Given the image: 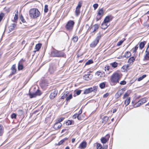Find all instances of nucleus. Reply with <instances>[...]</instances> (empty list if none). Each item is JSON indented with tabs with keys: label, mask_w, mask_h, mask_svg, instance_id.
<instances>
[{
	"label": "nucleus",
	"mask_w": 149,
	"mask_h": 149,
	"mask_svg": "<svg viewBox=\"0 0 149 149\" xmlns=\"http://www.w3.org/2000/svg\"><path fill=\"white\" fill-rule=\"evenodd\" d=\"M17 115L15 113H13L11 115V118H16Z\"/></svg>",
	"instance_id": "50"
},
{
	"label": "nucleus",
	"mask_w": 149,
	"mask_h": 149,
	"mask_svg": "<svg viewBox=\"0 0 149 149\" xmlns=\"http://www.w3.org/2000/svg\"><path fill=\"white\" fill-rule=\"evenodd\" d=\"M29 95L30 96V98H32L33 97H35L37 95L36 93H29Z\"/></svg>",
	"instance_id": "32"
},
{
	"label": "nucleus",
	"mask_w": 149,
	"mask_h": 149,
	"mask_svg": "<svg viewBox=\"0 0 149 149\" xmlns=\"http://www.w3.org/2000/svg\"><path fill=\"white\" fill-rule=\"evenodd\" d=\"M146 77V74H144L143 75V76L139 78L138 79V81H140L142 80L143 78H145Z\"/></svg>",
	"instance_id": "40"
},
{
	"label": "nucleus",
	"mask_w": 149,
	"mask_h": 149,
	"mask_svg": "<svg viewBox=\"0 0 149 149\" xmlns=\"http://www.w3.org/2000/svg\"><path fill=\"white\" fill-rule=\"evenodd\" d=\"M75 141V139L74 138H72V143H74Z\"/></svg>",
	"instance_id": "63"
},
{
	"label": "nucleus",
	"mask_w": 149,
	"mask_h": 149,
	"mask_svg": "<svg viewBox=\"0 0 149 149\" xmlns=\"http://www.w3.org/2000/svg\"><path fill=\"white\" fill-rule=\"evenodd\" d=\"M42 45L41 44L39 43L38 44H37L35 47V50L34 52H36L39 50L41 48V47Z\"/></svg>",
	"instance_id": "20"
},
{
	"label": "nucleus",
	"mask_w": 149,
	"mask_h": 149,
	"mask_svg": "<svg viewBox=\"0 0 149 149\" xmlns=\"http://www.w3.org/2000/svg\"><path fill=\"white\" fill-rule=\"evenodd\" d=\"M123 91L122 90H120L117 92L115 95L116 98H119L123 93Z\"/></svg>",
	"instance_id": "16"
},
{
	"label": "nucleus",
	"mask_w": 149,
	"mask_h": 149,
	"mask_svg": "<svg viewBox=\"0 0 149 149\" xmlns=\"http://www.w3.org/2000/svg\"><path fill=\"white\" fill-rule=\"evenodd\" d=\"M82 113V111L81 110H80L79 111V113L78 114H79L80 115V114Z\"/></svg>",
	"instance_id": "64"
},
{
	"label": "nucleus",
	"mask_w": 149,
	"mask_h": 149,
	"mask_svg": "<svg viewBox=\"0 0 149 149\" xmlns=\"http://www.w3.org/2000/svg\"><path fill=\"white\" fill-rule=\"evenodd\" d=\"M129 95V94L127 93H125L124 95L123 96V99H124L125 98L127 97Z\"/></svg>",
	"instance_id": "53"
},
{
	"label": "nucleus",
	"mask_w": 149,
	"mask_h": 149,
	"mask_svg": "<svg viewBox=\"0 0 149 149\" xmlns=\"http://www.w3.org/2000/svg\"><path fill=\"white\" fill-rule=\"evenodd\" d=\"M105 86V84L104 83H102L100 85V87L101 88H103Z\"/></svg>",
	"instance_id": "44"
},
{
	"label": "nucleus",
	"mask_w": 149,
	"mask_h": 149,
	"mask_svg": "<svg viewBox=\"0 0 149 149\" xmlns=\"http://www.w3.org/2000/svg\"><path fill=\"white\" fill-rule=\"evenodd\" d=\"M69 93L68 91H66L64 93L63 95L61 97V99H64L65 98H67V96L68 95Z\"/></svg>",
	"instance_id": "26"
},
{
	"label": "nucleus",
	"mask_w": 149,
	"mask_h": 149,
	"mask_svg": "<svg viewBox=\"0 0 149 149\" xmlns=\"http://www.w3.org/2000/svg\"><path fill=\"white\" fill-rule=\"evenodd\" d=\"M138 47L136 46L134 47V52H136L137 49L138 48Z\"/></svg>",
	"instance_id": "61"
},
{
	"label": "nucleus",
	"mask_w": 149,
	"mask_h": 149,
	"mask_svg": "<svg viewBox=\"0 0 149 149\" xmlns=\"http://www.w3.org/2000/svg\"><path fill=\"white\" fill-rule=\"evenodd\" d=\"M106 136L108 137V139H106L104 137H102L101 139V141L102 143H106L107 141L108 140L109 138V136L107 135Z\"/></svg>",
	"instance_id": "21"
},
{
	"label": "nucleus",
	"mask_w": 149,
	"mask_h": 149,
	"mask_svg": "<svg viewBox=\"0 0 149 149\" xmlns=\"http://www.w3.org/2000/svg\"><path fill=\"white\" fill-rule=\"evenodd\" d=\"M142 105L141 103L140 102V101H139L138 102H136V104H134L133 105V106L134 107H139L141 106V105Z\"/></svg>",
	"instance_id": "30"
},
{
	"label": "nucleus",
	"mask_w": 149,
	"mask_h": 149,
	"mask_svg": "<svg viewBox=\"0 0 149 149\" xmlns=\"http://www.w3.org/2000/svg\"><path fill=\"white\" fill-rule=\"evenodd\" d=\"M130 97L127 98L125 101V104L126 106L128 105L130 103Z\"/></svg>",
	"instance_id": "29"
},
{
	"label": "nucleus",
	"mask_w": 149,
	"mask_h": 149,
	"mask_svg": "<svg viewBox=\"0 0 149 149\" xmlns=\"http://www.w3.org/2000/svg\"><path fill=\"white\" fill-rule=\"evenodd\" d=\"M74 24L73 21L70 20L69 21L65 26V28L68 30H70L72 29Z\"/></svg>",
	"instance_id": "6"
},
{
	"label": "nucleus",
	"mask_w": 149,
	"mask_h": 149,
	"mask_svg": "<svg viewBox=\"0 0 149 149\" xmlns=\"http://www.w3.org/2000/svg\"><path fill=\"white\" fill-rule=\"evenodd\" d=\"M146 54L144 56V59L145 60H149V43L146 51Z\"/></svg>",
	"instance_id": "8"
},
{
	"label": "nucleus",
	"mask_w": 149,
	"mask_h": 149,
	"mask_svg": "<svg viewBox=\"0 0 149 149\" xmlns=\"http://www.w3.org/2000/svg\"><path fill=\"white\" fill-rule=\"evenodd\" d=\"M56 70V67L54 65L52 64L50 65L49 69V72L51 74L53 73Z\"/></svg>",
	"instance_id": "10"
},
{
	"label": "nucleus",
	"mask_w": 149,
	"mask_h": 149,
	"mask_svg": "<svg viewBox=\"0 0 149 149\" xmlns=\"http://www.w3.org/2000/svg\"><path fill=\"white\" fill-rule=\"evenodd\" d=\"M112 17L111 15L108 16H106L104 18V22L105 23L109 24V22L111 20Z\"/></svg>",
	"instance_id": "11"
},
{
	"label": "nucleus",
	"mask_w": 149,
	"mask_h": 149,
	"mask_svg": "<svg viewBox=\"0 0 149 149\" xmlns=\"http://www.w3.org/2000/svg\"><path fill=\"white\" fill-rule=\"evenodd\" d=\"M15 13L14 17V19L13 21L14 22H16L17 20L18 19V10H15L14 13Z\"/></svg>",
	"instance_id": "19"
},
{
	"label": "nucleus",
	"mask_w": 149,
	"mask_h": 149,
	"mask_svg": "<svg viewBox=\"0 0 149 149\" xmlns=\"http://www.w3.org/2000/svg\"><path fill=\"white\" fill-rule=\"evenodd\" d=\"M98 4L97 3H95L93 4V6L94 8V9L95 10L98 7Z\"/></svg>",
	"instance_id": "52"
},
{
	"label": "nucleus",
	"mask_w": 149,
	"mask_h": 149,
	"mask_svg": "<svg viewBox=\"0 0 149 149\" xmlns=\"http://www.w3.org/2000/svg\"><path fill=\"white\" fill-rule=\"evenodd\" d=\"M98 28V26L97 24H95L90 29V30L92 32L95 31Z\"/></svg>",
	"instance_id": "18"
},
{
	"label": "nucleus",
	"mask_w": 149,
	"mask_h": 149,
	"mask_svg": "<svg viewBox=\"0 0 149 149\" xmlns=\"http://www.w3.org/2000/svg\"><path fill=\"white\" fill-rule=\"evenodd\" d=\"M109 24L107 23H105L104 22H103L101 25V27L104 29H106L109 25Z\"/></svg>",
	"instance_id": "22"
},
{
	"label": "nucleus",
	"mask_w": 149,
	"mask_h": 149,
	"mask_svg": "<svg viewBox=\"0 0 149 149\" xmlns=\"http://www.w3.org/2000/svg\"><path fill=\"white\" fill-rule=\"evenodd\" d=\"M66 125H70L72 124V122L70 120H68L67 122H66Z\"/></svg>",
	"instance_id": "56"
},
{
	"label": "nucleus",
	"mask_w": 149,
	"mask_h": 149,
	"mask_svg": "<svg viewBox=\"0 0 149 149\" xmlns=\"http://www.w3.org/2000/svg\"><path fill=\"white\" fill-rule=\"evenodd\" d=\"M82 1H79L78 2L77 6L76 7L75 13L76 16H78L80 13V9L82 6Z\"/></svg>",
	"instance_id": "4"
},
{
	"label": "nucleus",
	"mask_w": 149,
	"mask_h": 149,
	"mask_svg": "<svg viewBox=\"0 0 149 149\" xmlns=\"http://www.w3.org/2000/svg\"><path fill=\"white\" fill-rule=\"evenodd\" d=\"M81 92V90L77 91L76 92V93L77 95H79L80 94Z\"/></svg>",
	"instance_id": "59"
},
{
	"label": "nucleus",
	"mask_w": 149,
	"mask_h": 149,
	"mask_svg": "<svg viewBox=\"0 0 149 149\" xmlns=\"http://www.w3.org/2000/svg\"><path fill=\"white\" fill-rule=\"evenodd\" d=\"M58 51L56 50H54L52 51V52L51 55V56L53 57H58Z\"/></svg>",
	"instance_id": "15"
},
{
	"label": "nucleus",
	"mask_w": 149,
	"mask_h": 149,
	"mask_svg": "<svg viewBox=\"0 0 149 149\" xmlns=\"http://www.w3.org/2000/svg\"><path fill=\"white\" fill-rule=\"evenodd\" d=\"M96 147L97 149H104L103 148H102V145L100 143H97Z\"/></svg>",
	"instance_id": "42"
},
{
	"label": "nucleus",
	"mask_w": 149,
	"mask_h": 149,
	"mask_svg": "<svg viewBox=\"0 0 149 149\" xmlns=\"http://www.w3.org/2000/svg\"><path fill=\"white\" fill-rule=\"evenodd\" d=\"M20 19H21V21L23 22H25V19H24V18L23 17V16H21L20 17Z\"/></svg>",
	"instance_id": "58"
},
{
	"label": "nucleus",
	"mask_w": 149,
	"mask_h": 149,
	"mask_svg": "<svg viewBox=\"0 0 149 149\" xmlns=\"http://www.w3.org/2000/svg\"><path fill=\"white\" fill-rule=\"evenodd\" d=\"M126 81H121L120 83V84L121 85H124L126 84Z\"/></svg>",
	"instance_id": "54"
},
{
	"label": "nucleus",
	"mask_w": 149,
	"mask_h": 149,
	"mask_svg": "<svg viewBox=\"0 0 149 149\" xmlns=\"http://www.w3.org/2000/svg\"><path fill=\"white\" fill-rule=\"evenodd\" d=\"M57 91L54 90L50 94L49 97L51 99H53L56 96L57 93Z\"/></svg>",
	"instance_id": "9"
},
{
	"label": "nucleus",
	"mask_w": 149,
	"mask_h": 149,
	"mask_svg": "<svg viewBox=\"0 0 149 149\" xmlns=\"http://www.w3.org/2000/svg\"><path fill=\"white\" fill-rule=\"evenodd\" d=\"M96 89L97 87L96 86L88 88L85 90L84 93V94H88L92 91H95V90H96Z\"/></svg>",
	"instance_id": "7"
},
{
	"label": "nucleus",
	"mask_w": 149,
	"mask_h": 149,
	"mask_svg": "<svg viewBox=\"0 0 149 149\" xmlns=\"http://www.w3.org/2000/svg\"><path fill=\"white\" fill-rule=\"evenodd\" d=\"M68 139L67 138H65L62 140L60 141L58 143V144H56V145H61L63 143L64 141L67 140Z\"/></svg>",
	"instance_id": "28"
},
{
	"label": "nucleus",
	"mask_w": 149,
	"mask_h": 149,
	"mask_svg": "<svg viewBox=\"0 0 149 149\" xmlns=\"http://www.w3.org/2000/svg\"><path fill=\"white\" fill-rule=\"evenodd\" d=\"M93 63V61L92 60H89L86 63V65H88Z\"/></svg>",
	"instance_id": "47"
},
{
	"label": "nucleus",
	"mask_w": 149,
	"mask_h": 149,
	"mask_svg": "<svg viewBox=\"0 0 149 149\" xmlns=\"http://www.w3.org/2000/svg\"><path fill=\"white\" fill-rule=\"evenodd\" d=\"M129 65L128 64L124 65L121 68V70L122 71L125 72L127 71L129 69Z\"/></svg>",
	"instance_id": "17"
},
{
	"label": "nucleus",
	"mask_w": 149,
	"mask_h": 149,
	"mask_svg": "<svg viewBox=\"0 0 149 149\" xmlns=\"http://www.w3.org/2000/svg\"><path fill=\"white\" fill-rule=\"evenodd\" d=\"M72 94H70L68 96V95L67 96V98L66 99V100L67 101H68L72 99Z\"/></svg>",
	"instance_id": "39"
},
{
	"label": "nucleus",
	"mask_w": 149,
	"mask_h": 149,
	"mask_svg": "<svg viewBox=\"0 0 149 149\" xmlns=\"http://www.w3.org/2000/svg\"><path fill=\"white\" fill-rule=\"evenodd\" d=\"M92 77V74H88L84 76L83 78L84 79L87 81H89L91 79Z\"/></svg>",
	"instance_id": "13"
},
{
	"label": "nucleus",
	"mask_w": 149,
	"mask_h": 149,
	"mask_svg": "<svg viewBox=\"0 0 149 149\" xmlns=\"http://www.w3.org/2000/svg\"><path fill=\"white\" fill-rule=\"evenodd\" d=\"M16 25L15 24H11L8 28L9 31L10 32L13 31L16 27Z\"/></svg>",
	"instance_id": "24"
},
{
	"label": "nucleus",
	"mask_w": 149,
	"mask_h": 149,
	"mask_svg": "<svg viewBox=\"0 0 149 149\" xmlns=\"http://www.w3.org/2000/svg\"><path fill=\"white\" fill-rule=\"evenodd\" d=\"M4 16V15L3 13H1L0 14V22L3 19V17Z\"/></svg>",
	"instance_id": "48"
},
{
	"label": "nucleus",
	"mask_w": 149,
	"mask_h": 149,
	"mask_svg": "<svg viewBox=\"0 0 149 149\" xmlns=\"http://www.w3.org/2000/svg\"><path fill=\"white\" fill-rule=\"evenodd\" d=\"M108 95H109V93H107L104 95L103 96V97L104 98L108 96Z\"/></svg>",
	"instance_id": "62"
},
{
	"label": "nucleus",
	"mask_w": 149,
	"mask_h": 149,
	"mask_svg": "<svg viewBox=\"0 0 149 149\" xmlns=\"http://www.w3.org/2000/svg\"><path fill=\"white\" fill-rule=\"evenodd\" d=\"M3 128L2 125H0V136L2 135L3 133Z\"/></svg>",
	"instance_id": "34"
},
{
	"label": "nucleus",
	"mask_w": 149,
	"mask_h": 149,
	"mask_svg": "<svg viewBox=\"0 0 149 149\" xmlns=\"http://www.w3.org/2000/svg\"><path fill=\"white\" fill-rule=\"evenodd\" d=\"M123 41L124 40H121L119 41L117 43V45L118 46L120 45H122Z\"/></svg>",
	"instance_id": "51"
},
{
	"label": "nucleus",
	"mask_w": 149,
	"mask_h": 149,
	"mask_svg": "<svg viewBox=\"0 0 149 149\" xmlns=\"http://www.w3.org/2000/svg\"><path fill=\"white\" fill-rule=\"evenodd\" d=\"M29 14L31 18L34 19L39 17L40 14L37 9L33 8L29 10Z\"/></svg>",
	"instance_id": "1"
},
{
	"label": "nucleus",
	"mask_w": 149,
	"mask_h": 149,
	"mask_svg": "<svg viewBox=\"0 0 149 149\" xmlns=\"http://www.w3.org/2000/svg\"><path fill=\"white\" fill-rule=\"evenodd\" d=\"M135 59L133 57H132L130 58L128 61V63H131L134 61Z\"/></svg>",
	"instance_id": "36"
},
{
	"label": "nucleus",
	"mask_w": 149,
	"mask_h": 149,
	"mask_svg": "<svg viewBox=\"0 0 149 149\" xmlns=\"http://www.w3.org/2000/svg\"><path fill=\"white\" fill-rule=\"evenodd\" d=\"M95 74L97 75L99 77H101L102 75V73L101 72L98 71L96 72Z\"/></svg>",
	"instance_id": "37"
},
{
	"label": "nucleus",
	"mask_w": 149,
	"mask_h": 149,
	"mask_svg": "<svg viewBox=\"0 0 149 149\" xmlns=\"http://www.w3.org/2000/svg\"><path fill=\"white\" fill-rule=\"evenodd\" d=\"M37 95H40L41 94V92L40 90H37L36 91V92Z\"/></svg>",
	"instance_id": "49"
},
{
	"label": "nucleus",
	"mask_w": 149,
	"mask_h": 149,
	"mask_svg": "<svg viewBox=\"0 0 149 149\" xmlns=\"http://www.w3.org/2000/svg\"><path fill=\"white\" fill-rule=\"evenodd\" d=\"M121 77V74L118 73H113L111 76V81L114 83H118Z\"/></svg>",
	"instance_id": "2"
},
{
	"label": "nucleus",
	"mask_w": 149,
	"mask_h": 149,
	"mask_svg": "<svg viewBox=\"0 0 149 149\" xmlns=\"http://www.w3.org/2000/svg\"><path fill=\"white\" fill-rule=\"evenodd\" d=\"M58 57H64L65 55L64 53L61 51H58Z\"/></svg>",
	"instance_id": "27"
},
{
	"label": "nucleus",
	"mask_w": 149,
	"mask_h": 149,
	"mask_svg": "<svg viewBox=\"0 0 149 149\" xmlns=\"http://www.w3.org/2000/svg\"><path fill=\"white\" fill-rule=\"evenodd\" d=\"M104 11L102 8L99 10L96 17L97 21H98L101 19L102 17L104 15Z\"/></svg>",
	"instance_id": "5"
},
{
	"label": "nucleus",
	"mask_w": 149,
	"mask_h": 149,
	"mask_svg": "<svg viewBox=\"0 0 149 149\" xmlns=\"http://www.w3.org/2000/svg\"><path fill=\"white\" fill-rule=\"evenodd\" d=\"M24 61L22 59L21 61L19 62L18 65V69L19 70H22L23 68V66L22 64V62H23Z\"/></svg>",
	"instance_id": "14"
},
{
	"label": "nucleus",
	"mask_w": 149,
	"mask_h": 149,
	"mask_svg": "<svg viewBox=\"0 0 149 149\" xmlns=\"http://www.w3.org/2000/svg\"><path fill=\"white\" fill-rule=\"evenodd\" d=\"M64 119V118L63 117H61L58 120L57 122H58L60 123L61 122H62L63 120Z\"/></svg>",
	"instance_id": "55"
},
{
	"label": "nucleus",
	"mask_w": 149,
	"mask_h": 149,
	"mask_svg": "<svg viewBox=\"0 0 149 149\" xmlns=\"http://www.w3.org/2000/svg\"><path fill=\"white\" fill-rule=\"evenodd\" d=\"M17 112L19 116H21L23 114V112L21 110H18L17 111Z\"/></svg>",
	"instance_id": "46"
},
{
	"label": "nucleus",
	"mask_w": 149,
	"mask_h": 149,
	"mask_svg": "<svg viewBox=\"0 0 149 149\" xmlns=\"http://www.w3.org/2000/svg\"><path fill=\"white\" fill-rule=\"evenodd\" d=\"M78 114L76 113L73 116L72 118L73 119H75L77 117V118Z\"/></svg>",
	"instance_id": "57"
},
{
	"label": "nucleus",
	"mask_w": 149,
	"mask_h": 149,
	"mask_svg": "<svg viewBox=\"0 0 149 149\" xmlns=\"http://www.w3.org/2000/svg\"><path fill=\"white\" fill-rule=\"evenodd\" d=\"M111 64L112 65L113 67L115 68L118 65V63L116 62H114L113 63H111Z\"/></svg>",
	"instance_id": "41"
},
{
	"label": "nucleus",
	"mask_w": 149,
	"mask_h": 149,
	"mask_svg": "<svg viewBox=\"0 0 149 149\" xmlns=\"http://www.w3.org/2000/svg\"><path fill=\"white\" fill-rule=\"evenodd\" d=\"M86 146V143L85 141L82 142L79 145V148H84Z\"/></svg>",
	"instance_id": "23"
},
{
	"label": "nucleus",
	"mask_w": 149,
	"mask_h": 149,
	"mask_svg": "<svg viewBox=\"0 0 149 149\" xmlns=\"http://www.w3.org/2000/svg\"><path fill=\"white\" fill-rule=\"evenodd\" d=\"M78 39V38L77 36H75L72 38V40L74 42H75L77 41Z\"/></svg>",
	"instance_id": "43"
},
{
	"label": "nucleus",
	"mask_w": 149,
	"mask_h": 149,
	"mask_svg": "<svg viewBox=\"0 0 149 149\" xmlns=\"http://www.w3.org/2000/svg\"><path fill=\"white\" fill-rule=\"evenodd\" d=\"M61 126L62 125L61 123L57 122L56 123L54 124V127L55 130H57L58 129L60 128Z\"/></svg>",
	"instance_id": "12"
},
{
	"label": "nucleus",
	"mask_w": 149,
	"mask_h": 149,
	"mask_svg": "<svg viewBox=\"0 0 149 149\" xmlns=\"http://www.w3.org/2000/svg\"><path fill=\"white\" fill-rule=\"evenodd\" d=\"M109 118L107 116H104L103 118V123H105L108 120Z\"/></svg>",
	"instance_id": "38"
},
{
	"label": "nucleus",
	"mask_w": 149,
	"mask_h": 149,
	"mask_svg": "<svg viewBox=\"0 0 149 149\" xmlns=\"http://www.w3.org/2000/svg\"><path fill=\"white\" fill-rule=\"evenodd\" d=\"M131 55V54L130 52L127 51L125 53L124 56L126 58H128Z\"/></svg>",
	"instance_id": "31"
},
{
	"label": "nucleus",
	"mask_w": 149,
	"mask_h": 149,
	"mask_svg": "<svg viewBox=\"0 0 149 149\" xmlns=\"http://www.w3.org/2000/svg\"><path fill=\"white\" fill-rule=\"evenodd\" d=\"M145 44L143 42H141L139 44V48L140 49H142L144 47Z\"/></svg>",
	"instance_id": "35"
},
{
	"label": "nucleus",
	"mask_w": 149,
	"mask_h": 149,
	"mask_svg": "<svg viewBox=\"0 0 149 149\" xmlns=\"http://www.w3.org/2000/svg\"><path fill=\"white\" fill-rule=\"evenodd\" d=\"M48 6L47 5H45L44 8V12L45 13H46L48 12Z\"/></svg>",
	"instance_id": "45"
},
{
	"label": "nucleus",
	"mask_w": 149,
	"mask_h": 149,
	"mask_svg": "<svg viewBox=\"0 0 149 149\" xmlns=\"http://www.w3.org/2000/svg\"><path fill=\"white\" fill-rule=\"evenodd\" d=\"M11 70H12V74H14L16 73L17 70L15 68V65H14L12 66L11 68Z\"/></svg>",
	"instance_id": "25"
},
{
	"label": "nucleus",
	"mask_w": 149,
	"mask_h": 149,
	"mask_svg": "<svg viewBox=\"0 0 149 149\" xmlns=\"http://www.w3.org/2000/svg\"><path fill=\"white\" fill-rule=\"evenodd\" d=\"M101 37V34L100 33H99L97 35V36L95 40L93 41L90 45V46L91 47H95L99 42L100 39Z\"/></svg>",
	"instance_id": "3"
},
{
	"label": "nucleus",
	"mask_w": 149,
	"mask_h": 149,
	"mask_svg": "<svg viewBox=\"0 0 149 149\" xmlns=\"http://www.w3.org/2000/svg\"><path fill=\"white\" fill-rule=\"evenodd\" d=\"M77 119L79 120H82L81 117L79 114H78L77 117Z\"/></svg>",
	"instance_id": "60"
},
{
	"label": "nucleus",
	"mask_w": 149,
	"mask_h": 149,
	"mask_svg": "<svg viewBox=\"0 0 149 149\" xmlns=\"http://www.w3.org/2000/svg\"><path fill=\"white\" fill-rule=\"evenodd\" d=\"M142 104L147 101V99L146 98H143L139 100Z\"/></svg>",
	"instance_id": "33"
}]
</instances>
